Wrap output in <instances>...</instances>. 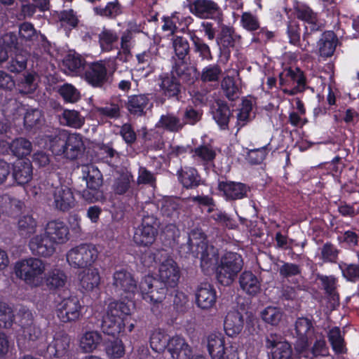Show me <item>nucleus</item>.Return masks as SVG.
I'll use <instances>...</instances> for the list:
<instances>
[{
  "label": "nucleus",
  "instance_id": "obj_60",
  "mask_svg": "<svg viewBox=\"0 0 359 359\" xmlns=\"http://www.w3.org/2000/svg\"><path fill=\"white\" fill-rule=\"evenodd\" d=\"M94 11L97 15L110 18H114L121 13V5L117 0L109 3L105 8L95 7Z\"/></svg>",
  "mask_w": 359,
  "mask_h": 359
},
{
  "label": "nucleus",
  "instance_id": "obj_42",
  "mask_svg": "<svg viewBox=\"0 0 359 359\" xmlns=\"http://www.w3.org/2000/svg\"><path fill=\"white\" fill-rule=\"evenodd\" d=\"M182 204L177 198H168L163 201L161 212L163 215L175 221L180 217L182 210Z\"/></svg>",
  "mask_w": 359,
  "mask_h": 359
},
{
  "label": "nucleus",
  "instance_id": "obj_62",
  "mask_svg": "<svg viewBox=\"0 0 359 359\" xmlns=\"http://www.w3.org/2000/svg\"><path fill=\"white\" fill-rule=\"evenodd\" d=\"M221 73L222 70L217 65L207 67L202 71L201 80L205 82L217 81Z\"/></svg>",
  "mask_w": 359,
  "mask_h": 359
},
{
  "label": "nucleus",
  "instance_id": "obj_8",
  "mask_svg": "<svg viewBox=\"0 0 359 359\" xmlns=\"http://www.w3.org/2000/svg\"><path fill=\"white\" fill-rule=\"evenodd\" d=\"M196 72H190V77H189V80H185V79L179 76L176 72H174L173 66H172L170 74L161 77V88L163 91L164 95L168 97H175L179 100V95L182 90V84L180 81H181L182 83H187L189 85L194 83L196 77Z\"/></svg>",
  "mask_w": 359,
  "mask_h": 359
},
{
  "label": "nucleus",
  "instance_id": "obj_48",
  "mask_svg": "<svg viewBox=\"0 0 359 359\" xmlns=\"http://www.w3.org/2000/svg\"><path fill=\"white\" fill-rule=\"evenodd\" d=\"M29 54L27 51L20 50L15 57L8 63L7 69L11 72L20 73L27 68Z\"/></svg>",
  "mask_w": 359,
  "mask_h": 359
},
{
  "label": "nucleus",
  "instance_id": "obj_23",
  "mask_svg": "<svg viewBox=\"0 0 359 359\" xmlns=\"http://www.w3.org/2000/svg\"><path fill=\"white\" fill-rule=\"evenodd\" d=\"M44 233L58 245L68 240L69 229L63 222L53 220L48 222Z\"/></svg>",
  "mask_w": 359,
  "mask_h": 359
},
{
  "label": "nucleus",
  "instance_id": "obj_32",
  "mask_svg": "<svg viewBox=\"0 0 359 359\" xmlns=\"http://www.w3.org/2000/svg\"><path fill=\"white\" fill-rule=\"evenodd\" d=\"M178 177L186 189H194L198 187L202 182L198 171L191 167H185L178 171Z\"/></svg>",
  "mask_w": 359,
  "mask_h": 359
},
{
  "label": "nucleus",
  "instance_id": "obj_27",
  "mask_svg": "<svg viewBox=\"0 0 359 359\" xmlns=\"http://www.w3.org/2000/svg\"><path fill=\"white\" fill-rule=\"evenodd\" d=\"M218 188L229 199H240L246 196L248 187L245 184L234 182H220Z\"/></svg>",
  "mask_w": 359,
  "mask_h": 359
},
{
  "label": "nucleus",
  "instance_id": "obj_63",
  "mask_svg": "<svg viewBox=\"0 0 359 359\" xmlns=\"http://www.w3.org/2000/svg\"><path fill=\"white\" fill-rule=\"evenodd\" d=\"M282 264L278 266V271L282 277L287 278L301 273V269L299 265L284 262H282Z\"/></svg>",
  "mask_w": 359,
  "mask_h": 359
},
{
  "label": "nucleus",
  "instance_id": "obj_44",
  "mask_svg": "<svg viewBox=\"0 0 359 359\" xmlns=\"http://www.w3.org/2000/svg\"><path fill=\"white\" fill-rule=\"evenodd\" d=\"M13 155L18 157H24L29 155L32 151L31 142L24 137L13 140L9 146Z\"/></svg>",
  "mask_w": 359,
  "mask_h": 359
},
{
  "label": "nucleus",
  "instance_id": "obj_53",
  "mask_svg": "<svg viewBox=\"0 0 359 359\" xmlns=\"http://www.w3.org/2000/svg\"><path fill=\"white\" fill-rule=\"evenodd\" d=\"M43 116L39 109H29L24 116V123L27 127L33 128L42 125Z\"/></svg>",
  "mask_w": 359,
  "mask_h": 359
},
{
  "label": "nucleus",
  "instance_id": "obj_21",
  "mask_svg": "<svg viewBox=\"0 0 359 359\" xmlns=\"http://www.w3.org/2000/svg\"><path fill=\"white\" fill-rule=\"evenodd\" d=\"M168 351L172 359H191L193 355L191 347L180 336L170 338Z\"/></svg>",
  "mask_w": 359,
  "mask_h": 359
},
{
  "label": "nucleus",
  "instance_id": "obj_30",
  "mask_svg": "<svg viewBox=\"0 0 359 359\" xmlns=\"http://www.w3.org/2000/svg\"><path fill=\"white\" fill-rule=\"evenodd\" d=\"M239 284L241 289L250 295H255L261 290L258 278L250 271H245L240 275Z\"/></svg>",
  "mask_w": 359,
  "mask_h": 359
},
{
  "label": "nucleus",
  "instance_id": "obj_25",
  "mask_svg": "<svg viewBox=\"0 0 359 359\" xmlns=\"http://www.w3.org/2000/svg\"><path fill=\"white\" fill-rule=\"evenodd\" d=\"M243 325V315L238 311H231L225 318L224 327L226 334L233 337L242 331Z\"/></svg>",
  "mask_w": 359,
  "mask_h": 359
},
{
  "label": "nucleus",
  "instance_id": "obj_17",
  "mask_svg": "<svg viewBox=\"0 0 359 359\" xmlns=\"http://www.w3.org/2000/svg\"><path fill=\"white\" fill-rule=\"evenodd\" d=\"M190 11L200 18H214L219 13V7L212 0H194L189 4Z\"/></svg>",
  "mask_w": 359,
  "mask_h": 359
},
{
  "label": "nucleus",
  "instance_id": "obj_47",
  "mask_svg": "<svg viewBox=\"0 0 359 359\" xmlns=\"http://www.w3.org/2000/svg\"><path fill=\"white\" fill-rule=\"evenodd\" d=\"M286 76L290 77L294 82H296L297 85L292 90L284 89L283 91L285 93L294 95L297 92L303 91L305 86V77L303 72L299 68H296L295 70L289 69Z\"/></svg>",
  "mask_w": 359,
  "mask_h": 359
},
{
  "label": "nucleus",
  "instance_id": "obj_36",
  "mask_svg": "<svg viewBox=\"0 0 359 359\" xmlns=\"http://www.w3.org/2000/svg\"><path fill=\"white\" fill-rule=\"evenodd\" d=\"M58 118L62 125L74 128H80L85 123L84 116L76 110L65 109Z\"/></svg>",
  "mask_w": 359,
  "mask_h": 359
},
{
  "label": "nucleus",
  "instance_id": "obj_43",
  "mask_svg": "<svg viewBox=\"0 0 359 359\" xmlns=\"http://www.w3.org/2000/svg\"><path fill=\"white\" fill-rule=\"evenodd\" d=\"M37 222L30 215H23L18 222V231L22 236L29 237L36 231Z\"/></svg>",
  "mask_w": 359,
  "mask_h": 359
},
{
  "label": "nucleus",
  "instance_id": "obj_29",
  "mask_svg": "<svg viewBox=\"0 0 359 359\" xmlns=\"http://www.w3.org/2000/svg\"><path fill=\"white\" fill-rule=\"evenodd\" d=\"M133 176L129 172H122L114 178L111 189L116 195H124L133 192Z\"/></svg>",
  "mask_w": 359,
  "mask_h": 359
},
{
  "label": "nucleus",
  "instance_id": "obj_50",
  "mask_svg": "<svg viewBox=\"0 0 359 359\" xmlns=\"http://www.w3.org/2000/svg\"><path fill=\"white\" fill-rule=\"evenodd\" d=\"M105 351L111 358H120L125 354V348L121 340L115 339L105 344Z\"/></svg>",
  "mask_w": 359,
  "mask_h": 359
},
{
  "label": "nucleus",
  "instance_id": "obj_7",
  "mask_svg": "<svg viewBox=\"0 0 359 359\" xmlns=\"http://www.w3.org/2000/svg\"><path fill=\"white\" fill-rule=\"evenodd\" d=\"M111 284L115 292L126 299H132L137 290V282L133 274L123 268L114 271Z\"/></svg>",
  "mask_w": 359,
  "mask_h": 359
},
{
  "label": "nucleus",
  "instance_id": "obj_10",
  "mask_svg": "<svg viewBox=\"0 0 359 359\" xmlns=\"http://www.w3.org/2000/svg\"><path fill=\"white\" fill-rule=\"evenodd\" d=\"M70 338L66 334L57 333L55 335L51 343L45 348V346L38 347V353L48 359L65 356L69 351Z\"/></svg>",
  "mask_w": 359,
  "mask_h": 359
},
{
  "label": "nucleus",
  "instance_id": "obj_2",
  "mask_svg": "<svg viewBox=\"0 0 359 359\" xmlns=\"http://www.w3.org/2000/svg\"><path fill=\"white\" fill-rule=\"evenodd\" d=\"M46 264L43 260L29 257L16 262L15 271L16 276L32 287H38L43 285V274Z\"/></svg>",
  "mask_w": 359,
  "mask_h": 359
},
{
  "label": "nucleus",
  "instance_id": "obj_54",
  "mask_svg": "<svg viewBox=\"0 0 359 359\" xmlns=\"http://www.w3.org/2000/svg\"><path fill=\"white\" fill-rule=\"evenodd\" d=\"M328 339L334 351L337 353H343L345 351L344 339L341 335L339 327H334L328 333Z\"/></svg>",
  "mask_w": 359,
  "mask_h": 359
},
{
  "label": "nucleus",
  "instance_id": "obj_24",
  "mask_svg": "<svg viewBox=\"0 0 359 359\" xmlns=\"http://www.w3.org/2000/svg\"><path fill=\"white\" fill-rule=\"evenodd\" d=\"M149 104V97L140 94L129 96L125 104L131 115L142 116L146 115Z\"/></svg>",
  "mask_w": 359,
  "mask_h": 359
},
{
  "label": "nucleus",
  "instance_id": "obj_11",
  "mask_svg": "<svg viewBox=\"0 0 359 359\" xmlns=\"http://www.w3.org/2000/svg\"><path fill=\"white\" fill-rule=\"evenodd\" d=\"M168 287L161 280L149 276L144 277L140 284L142 294L147 295V297L157 306L165 299Z\"/></svg>",
  "mask_w": 359,
  "mask_h": 359
},
{
  "label": "nucleus",
  "instance_id": "obj_20",
  "mask_svg": "<svg viewBox=\"0 0 359 359\" xmlns=\"http://www.w3.org/2000/svg\"><path fill=\"white\" fill-rule=\"evenodd\" d=\"M12 176L19 185L27 184L32 179V165L28 159L16 161L11 167Z\"/></svg>",
  "mask_w": 359,
  "mask_h": 359
},
{
  "label": "nucleus",
  "instance_id": "obj_37",
  "mask_svg": "<svg viewBox=\"0 0 359 359\" xmlns=\"http://www.w3.org/2000/svg\"><path fill=\"white\" fill-rule=\"evenodd\" d=\"M83 178L86 180L87 187L101 188L103 178L101 172L93 165L83 167Z\"/></svg>",
  "mask_w": 359,
  "mask_h": 359
},
{
  "label": "nucleus",
  "instance_id": "obj_39",
  "mask_svg": "<svg viewBox=\"0 0 359 359\" xmlns=\"http://www.w3.org/2000/svg\"><path fill=\"white\" fill-rule=\"evenodd\" d=\"M106 313L111 317L123 320L124 323L126 317L130 314V308L128 303L121 301H114L109 304Z\"/></svg>",
  "mask_w": 359,
  "mask_h": 359
},
{
  "label": "nucleus",
  "instance_id": "obj_28",
  "mask_svg": "<svg viewBox=\"0 0 359 359\" xmlns=\"http://www.w3.org/2000/svg\"><path fill=\"white\" fill-rule=\"evenodd\" d=\"M238 38L235 34L233 28L222 25L217 37V43L224 53H229V48L235 46L236 41Z\"/></svg>",
  "mask_w": 359,
  "mask_h": 359
},
{
  "label": "nucleus",
  "instance_id": "obj_33",
  "mask_svg": "<svg viewBox=\"0 0 359 359\" xmlns=\"http://www.w3.org/2000/svg\"><path fill=\"white\" fill-rule=\"evenodd\" d=\"M100 327L104 334L115 337L124 330L125 323L123 320L111 317L110 315L105 313L102 316Z\"/></svg>",
  "mask_w": 359,
  "mask_h": 359
},
{
  "label": "nucleus",
  "instance_id": "obj_19",
  "mask_svg": "<svg viewBox=\"0 0 359 359\" xmlns=\"http://www.w3.org/2000/svg\"><path fill=\"white\" fill-rule=\"evenodd\" d=\"M85 79L93 87H102L108 79L106 67L102 62L91 64L85 72Z\"/></svg>",
  "mask_w": 359,
  "mask_h": 359
},
{
  "label": "nucleus",
  "instance_id": "obj_22",
  "mask_svg": "<svg viewBox=\"0 0 359 359\" xmlns=\"http://www.w3.org/2000/svg\"><path fill=\"white\" fill-rule=\"evenodd\" d=\"M213 119L222 130L229 128V122L232 116V112L228 104L223 100H216L210 107Z\"/></svg>",
  "mask_w": 359,
  "mask_h": 359
},
{
  "label": "nucleus",
  "instance_id": "obj_61",
  "mask_svg": "<svg viewBox=\"0 0 359 359\" xmlns=\"http://www.w3.org/2000/svg\"><path fill=\"white\" fill-rule=\"evenodd\" d=\"M191 38L194 45V51L198 53L202 60L212 59L209 46L196 35L191 36Z\"/></svg>",
  "mask_w": 359,
  "mask_h": 359
},
{
  "label": "nucleus",
  "instance_id": "obj_35",
  "mask_svg": "<svg viewBox=\"0 0 359 359\" xmlns=\"http://www.w3.org/2000/svg\"><path fill=\"white\" fill-rule=\"evenodd\" d=\"M38 75L35 72H26L18 79V88L21 94L33 93L38 87Z\"/></svg>",
  "mask_w": 359,
  "mask_h": 359
},
{
  "label": "nucleus",
  "instance_id": "obj_34",
  "mask_svg": "<svg viewBox=\"0 0 359 359\" xmlns=\"http://www.w3.org/2000/svg\"><path fill=\"white\" fill-rule=\"evenodd\" d=\"M208 349L212 359H223L226 354L224 337L220 334H210L208 337Z\"/></svg>",
  "mask_w": 359,
  "mask_h": 359
},
{
  "label": "nucleus",
  "instance_id": "obj_5",
  "mask_svg": "<svg viewBox=\"0 0 359 359\" xmlns=\"http://www.w3.org/2000/svg\"><path fill=\"white\" fill-rule=\"evenodd\" d=\"M98 257L97 248L93 244H81L71 249L67 254L69 265L77 269H85L93 265Z\"/></svg>",
  "mask_w": 359,
  "mask_h": 359
},
{
  "label": "nucleus",
  "instance_id": "obj_9",
  "mask_svg": "<svg viewBox=\"0 0 359 359\" xmlns=\"http://www.w3.org/2000/svg\"><path fill=\"white\" fill-rule=\"evenodd\" d=\"M313 331L314 327L311 320L304 317L297 319L294 323L296 340L294 343L297 354L302 355L307 351L310 345L309 338Z\"/></svg>",
  "mask_w": 359,
  "mask_h": 359
},
{
  "label": "nucleus",
  "instance_id": "obj_49",
  "mask_svg": "<svg viewBox=\"0 0 359 359\" xmlns=\"http://www.w3.org/2000/svg\"><path fill=\"white\" fill-rule=\"evenodd\" d=\"M57 92L66 102L75 103L81 98L79 90L70 83L60 86Z\"/></svg>",
  "mask_w": 359,
  "mask_h": 359
},
{
  "label": "nucleus",
  "instance_id": "obj_18",
  "mask_svg": "<svg viewBox=\"0 0 359 359\" xmlns=\"http://www.w3.org/2000/svg\"><path fill=\"white\" fill-rule=\"evenodd\" d=\"M196 256L201 259V266L203 271H208L217 264L219 260L218 250L207 243L198 245L196 248Z\"/></svg>",
  "mask_w": 359,
  "mask_h": 359
},
{
  "label": "nucleus",
  "instance_id": "obj_26",
  "mask_svg": "<svg viewBox=\"0 0 359 359\" xmlns=\"http://www.w3.org/2000/svg\"><path fill=\"white\" fill-rule=\"evenodd\" d=\"M184 127L183 120L178 114L173 113L163 114L156 123V128L174 133H179Z\"/></svg>",
  "mask_w": 359,
  "mask_h": 359
},
{
  "label": "nucleus",
  "instance_id": "obj_16",
  "mask_svg": "<svg viewBox=\"0 0 359 359\" xmlns=\"http://www.w3.org/2000/svg\"><path fill=\"white\" fill-rule=\"evenodd\" d=\"M217 295L214 287L209 283H201L196 290V303L201 309L207 310L216 303Z\"/></svg>",
  "mask_w": 359,
  "mask_h": 359
},
{
  "label": "nucleus",
  "instance_id": "obj_40",
  "mask_svg": "<svg viewBox=\"0 0 359 359\" xmlns=\"http://www.w3.org/2000/svg\"><path fill=\"white\" fill-rule=\"evenodd\" d=\"M334 34L332 32L324 33L319 41V53L323 57H330L336 48Z\"/></svg>",
  "mask_w": 359,
  "mask_h": 359
},
{
  "label": "nucleus",
  "instance_id": "obj_55",
  "mask_svg": "<svg viewBox=\"0 0 359 359\" xmlns=\"http://www.w3.org/2000/svg\"><path fill=\"white\" fill-rule=\"evenodd\" d=\"M14 321L12 309L6 303L0 302V327L9 328Z\"/></svg>",
  "mask_w": 359,
  "mask_h": 359
},
{
  "label": "nucleus",
  "instance_id": "obj_6",
  "mask_svg": "<svg viewBox=\"0 0 359 359\" xmlns=\"http://www.w3.org/2000/svg\"><path fill=\"white\" fill-rule=\"evenodd\" d=\"M172 46L175 55L177 57V59L174 58V63L172 65L174 72H176L179 76L185 79V80H189L190 72H196L195 66L190 67L185 61V57L190 51L189 41L182 36H176L172 39Z\"/></svg>",
  "mask_w": 359,
  "mask_h": 359
},
{
  "label": "nucleus",
  "instance_id": "obj_45",
  "mask_svg": "<svg viewBox=\"0 0 359 359\" xmlns=\"http://www.w3.org/2000/svg\"><path fill=\"white\" fill-rule=\"evenodd\" d=\"M39 32L34 25L29 22H25L19 25V36L22 40L33 46L38 41Z\"/></svg>",
  "mask_w": 359,
  "mask_h": 359
},
{
  "label": "nucleus",
  "instance_id": "obj_58",
  "mask_svg": "<svg viewBox=\"0 0 359 359\" xmlns=\"http://www.w3.org/2000/svg\"><path fill=\"white\" fill-rule=\"evenodd\" d=\"M221 86L226 97L229 100H234L238 97V88L232 77H225L222 80Z\"/></svg>",
  "mask_w": 359,
  "mask_h": 359
},
{
  "label": "nucleus",
  "instance_id": "obj_1",
  "mask_svg": "<svg viewBox=\"0 0 359 359\" xmlns=\"http://www.w3.org/2000/svg\"><path fill=\"white\" fill-rule=\"evenodd\" d=\"M50 148L53 154L63 155L69 160H75L81 156L86 149L82 136L72 133L67 135L60 133L57 135L49 136Z\"/></svg>",
  "mask_w": 359,
  "mask_h": 359
},
{
  "label": "nucleus",
  "instance_id": "obj_51",
  "mask_svg": "<svg viewBox=\"0 0 359 359\" xmlns=\"http://www.w3.org/2000/svg\"><path fill=\"white\" fill-rule=\"evenodd\" d=\"M261 316L266 323L277 325L282 320L283 312L279 308L268 306L262 311Z\"/></svg>",
  "mask_w": 359,
  "mask_h": 359
},
{
  "label": "nucleus",
  "instance_id": "obj_4",
  "mask_svg": "<svg viewBox=\"0 0 359 359\" xmlns=\"http://www.w3.org/2000/svg\"><path fill=\"white\" fill-rule=\"evenodd\" d=\"M243 266L242 257L233 252H226L221 258L217 268L216 277L223 285H229L233 283Z\"/></svg>",
  "mask_w": 359,
  "mask_h": 359
},
{
  "label": "nucleus",
  "instance_id": "obj_12",
  "mask_svg": "<svg viewBox=\"0 0 359 359\" xmlns=\"http://www.w3.org/2000/svg\"><path fill=\"white\" fill-rule=\"evenodd\" d=\"M81 304L76 297L62 299L57 305L56 313L62 323L76 321L81 316Z\"/></svg>",
  "mask_w": 359,
  "mask_h": 359
},
{
  "label": "nucleus",
  "instance_id": "obj_14",
  "mask_svg": "<svg viewBox=\"0 0 359 359\" xmlns=\"http://www.w3.org/2000/svg\"><path fill=\"white\" fill-rule=\"evenodd\" d=\"M56 245L57 244L45 233L34 236L29 243L32 254L43 257L52 256L55 252Z\"/></svg>",
  "mask_w": 359,
  "mask_h": 359
},
{
  "label": "nucleus",
  "instance_id": "obj_56",
  "mask_svg": "<svg viewBox=\"0 0 359 359\" xmlns=\"http://www.w3.org/2000/svg\"><path fill=\"white\" fill-rule=\"evenodd\" d=\"M118 36L111 30L104 29L99 34V42L102 50L109 51L112 49V45L118 41Z\"/></svg>",
  "mask_w": 359,
  "mask_h": 359
},
{
  "label": "nucleus",
  "instance_id": "obj_57",
  "mask_svg": "<svg viewBox=\"0 0 359 359\" xmlns=\"http://www.w3.org/2000/svg\"><path fill=\"white\" fill-rule=\"evenodd\" d=\"M322 282L324 290L334 302L339 300V294L336 292V279L332 276L318 275Z\"/></svg>",
  "mask_w": 359,
  "mask_h": 359
},
{
  "label": "nucleus",
  "instance_id": "obj_52",
  "mask_svg": "<svg viewBox=\"0 0 359 359\" xmlns=\"http://www.w3.org/2000/svg\"><path fill=\"white\" fill-rule=\"evenodd\" d=\"M63 65L70 72H77L84 65V60L76 53H69L63 60Z\"/></svg>",
  "mask_w": 359,
  "mask_h": 359
},
{
  "label": "nucleus",
  "instance_id": "obj_41",
  "mask_svg": "<svg viewBox=\"0 0 359 359\" xmlns=\"http://www.w3.org/2000/svg\"><path fill=\"white\" fill-rule=\"evenodd\" d=\"M169 337L160 330H154L150 336V346L157 353H162L168 348L170 344Z\"/></svg>",
  "mask_w": 359,
  "mask_h": 359
},
{
  "label": "nucleus",
  "instance_id": "obj_46",
  "mask_svg": "<svg viewBox=\"0 0 359 359\" xmlns=\"http://www.w3.org/2000/svg\"><path fill=\"white\" fill-rule=\"evenodd\" d=\"M102 341V335L97 331L87 332L81 340V348L86 352H91L95 350Z\"/></svg>",
  "mask_w": 359,
  "mask_h": 359
},
{
  "label": "nucleus",
  "instance_id": "obj_13",
  "mask_svg": "<svg viewBox=\"0 0 359 359\" xmlns=\"http://www.w3.org/2000/svg\"><path fill=\"white\" fill-rule=\"evenodd\" d=\"M52 205L55 210L61 212H67L76 205L73 192L66 186H59L52 189Z\"/></svg>",
  "mask_w": 359,
  "mask_h": 359
},
{
  "label": "nucleus",
  "instance_id": "obj_38",
  "mask_svg": "<svg viewBox=\"0 0 359 359\" xmlns=\"http://www.w3.org/2000/svg\"><path fill=\"white\" fill-rule=\"evenodd\" d=\"M80 285L86 291H92L100 283V276L97 269H89L80 274Z\"/></svg>",
  "mask_w": 359,
  "mask_h": 359
},
{
  "label": "nucleus",
  "instance_id": "obj_31",
  "mask_svg": "<svg viewBox=\"0 0 359 359\" xmlns=\"http://www.w3.org/2000/svg\"><path fill=\"white\" fill-rule=\"evenodd\" d=\"M67 282V276L65 272L59 269H54L46 274L43 284L49 291H56L63 288Z\"/></svg>",
  "mask_w": 359,
  "mask_h": 359
},
{
  "label": "nucleus",
  "instance_id": "obj_64",
  "mask_svg": "<svg viewBox=\"0 0 359 359\" xmlns=\"http://www.w3.org/2000/svg\"><path fill=\"white\" fill-rule=\"evenodd\" d=\"M343 276L349 281L359 280V266L353 264H342L340 265Z\"/></svg>",
  "mask_w": 359,
  "mask_h": 359
},
{
  "label": "nucleus",
  "instance_id": "obj_59",
  "mask_svg": "<svg viewBox=\"0 0 359 359\" xmlns=\"http://www.w3.org/2000/svg\"><path fill=\"white\" fill-rule=\"evenodd\" d=\"M273 359H295L292 346L289 342H283L278 345L277 348L272 351Z\"/></svg>",
  "mask_w": 359,
  "mask_h": 359
},
{
  "label": "nucleus",
  "instance_id": "obj_3",
  "mask_svg": "<svg viewBox=\"0 0 359 359\" xmlns=\"http://www.w3.org/2000/svg\"><path fill=\"white\" fill-rule=\"evenodd\" d=\"M141 224L135 229L133 241L138 246L148 247L156 241L158 234L157 218L143 208L139 213Z\"/></svg>",
  "mask_w": 359,
  "mask_h": 359
},
{
  "label": "nucleus",
  "instance_id": "obj_15",
  "mask_svg": "<svg viewBox=\"0 0 359 359\" xmlns=\"http://www.w3.org/2000/svg\"><path fill=\"white\" fill-rule=\"evenodd\" d=\"M159 280L170 287H175L180 278L177 263L172 259L163 261L159 267Z\"/></svg>",
  "mask_w": 359,
  "mask_h": 359
}]
</instances>
